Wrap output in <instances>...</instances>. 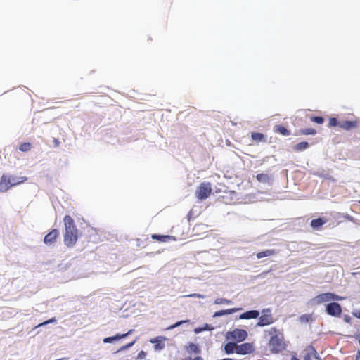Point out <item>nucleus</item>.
I'll list each match as a JSON object with an SVG mask.
<instances>
[{
    "mask_svg": "<svg viewBox=\"0 0 360 360\" xmlns=\"http://www.w3.org/2000/svg\"><path fill=\"white\" fill-rule=\"evenodd\" d=\"M27 181L25 176L11 173H4L0 176V193H6L12 188L20 186Z\"/></svg>",
    "mask_w": 360,
    "mask_h": 360,
    "instance_id": "nucleus-1",
    "label": "nucleus"
},
{
    "mask_svg": "<svg viewBox=\"0 0 360 360\" xmlns=\"http://www.w3.org/2000/svg\"><path fill=\"white\" fill-rule=\"evenodd\" d=\"M63 221L65 229L64 233V243L67 246H73L78 239V231L71 217L65 216L63 219Z\"/></svg>",
    "mask_w": 360,
    "mask_h": 360,
    "instance_id": "nucleus-2",
    "label": "nucleus"
},
{
    "mask_svg": "<svg viewBox=\"0 0 360 360\" xmlns=\"http://www.w3.org/2000/svg\"><path fill=\"white\" fill-rule=\"evenodd\" d=\"M248 337V332L240 328H235L227 331L225 334V338L227 341H232L235 343L244 341Z\"/></svg>",
    "mask_w": 360,
    "mask_h": 360,
    "instance_id": "nucleus-3",
    "label": "nucleus"
},
{
    "mask_svg": "<svg viewBox=\"0 0 360 360\" xmlns=\"http://www.w3.org/2000/svg\"><path fill=\"white\" fill-rule=\"evenodd\" d=\"M343 300V297L338 296L334 293L332 292H326L320 294L317 296H316L314 299V302L316 304H323L332 301H338Z\"/></svg>",
    "mask_w": 360,
    "mask_h": 360,
    "instance_id": "nucleus-4",
    "label": "nucleus"
},
{
    "mask_svg": "<svg viewBox=\"0 0 360 360\" xmlns=\"http://www.w3.org/2000/svg\"><path fill=\"white\" fill-rule=\"evenodd\" d=\"M212 191L211 185L209 183H202L195 191V196L202 200L207 198Z\"/></svg>",
    "mask_w": 360,
    "mask_h": 360,
    "instance_id": "nucleus-5",
    "label": "nucleus"
},
{
    "mask_svg": "<svg viewBox=\"0 0 360 360\" xmlns=\"http://www.w3.org/2000/svg\"><path fill=\"white\" fill-rule=\"evenodd\" d=\"M269 347L271 352L278 353L284 349L285 345L281 337L274 335L271 338Z\"/></svg>",
    "mask_w": 360,
    "mask_h": 360,
    "instance_id": "nucleus-6",
    "label": "nucleus"
},
{
    "mask_svg": "<svg viewBox=\"0 0 360 360\" xmlns=\"http://www.w3.org/2000/svg\"><path fill=\"white\" fill-rule=\"evenodd\" d=\"M258 318L259 321L257 326H264L270 324L272 322V317L271 316L270 311L268 309L263 310L261 316Z\"/></svg>",
    "mask_w": 360,
    "mask_h": 360,
    "instance_id": "nucleus-7",
    "label": "nucleus"
},
{
    "mask_svg": "<svg viewBox=\"0 0 360 360\" xmlns=\"http://www.w3.org/2000/svg\"><path fill=\"white\" fill-rule=\"evenodd\" d=\"M59 235V231L58 229H53L48 233L44 238V243L46 245L50 246L53 245Z\"/></svg>",
    "mask_w": 360,
    "mask_h": 360,
    "instance_id": "nucleus-8",
    "label": "nucleus"
},
{
    "mask_svg": "<svg viewBox=\"0 0 360 360\" xmlns=\"http://www.w3.org/2000/svg\"><path fill=\"white\" fill-rule=\"evenodd\" d=\"M255 349L252 343L245 342L241 345H238L237 353L238 354L245 355L251 354Z\"/></svg>",
    "mask_w": 360,
    "mask_h": 360,
    "instance_id": "nucleus-9",
    "label": "nucleus"
},
{
    "mask_svg": "<svg viewBox=\"0 0 360 360\" xmlns=\"http://www.w3.org/2000/svg\"><path fill=\"white\" fill-rule=\"evenodd\" d=\"M167 338L164 336H157L150 340V342L154 345V349L160 351L165 348Z\"/></svg>",
    "mask_w": 360,
    "mask_h": 360,
    "instance_id": "nucleus-10",
    "label": "nucleus"
},
{
    "mask_svg": "<svg viewBox=\"0 0 360 360\" xmlns=\"http://www.w3.org/2000/svg\"><path fill=\"white\" fill-rule=\"evenodd\" d=\"M326 311L328 314L338 316L341 314V307L339 304L331 302L327 304Z\"/></svg>",
    "mask_w": 360,
    "mask_h": 360,
    "instance_id": "nucleus-11",
    "label": "nucleus"
},
{
    "mask_svg": "<svg viewBox=\"0 0 360 360\" xmlns=\"http://www.w3.org/2000/svg\"><path fill=\"white\" fill-rule=\"evenodd\" d=\"M260 315V313L257 310H250L245 311L239 315L238 319L240 320H250L256 319Z\"/></svg>",
    "mask_w": 360,
    "mask_h": 360,
    "instance_id": "nucleus-12",
    "label": "nucleus"
},
{
    "mask_svg": "<svg viewBox=\"0 0 360 360\" xmlns=\"http://www.w3.org/2000/svg\"><path fill=\"white\" fill-rule=\"evenodd\" d=\"M358 122L356 120H347L340 122L339 127L345 130H349L351 129L356 128Z\"/></svg>",
    "mask_w": 360,
    "mask_h": 360,
    "instance_id": "nucleus-13",
    "label": "nucleus"
},
{
    "mask_svg": "<svg viewBox=\"0 0 360 360\" xmlns=\"http://www.w3.org/2000/svg\"><path fill=\"white\" fill-rule=\"evenodd\" d=\"M132 332V330H129L127 333L124 334H117L112 337H108L103 339L104 343H112L115 340H118L122 338H124L127 335L130 334Z\"/></svg>",
    "mask_w": 360,
    "mask_h": 360,
    "instance_id": "nucleus-14",
    "label": "nucleus"
},
{
    "mask_svg": "<svg viewBox=\"0 0 360 360\" xmlns=\"http://www.w3.org/2000/svg\"><path fill=\"white\" fill-rule=\"evenodd\" d=\"M238 311H240V309H238V308H231V309H225V310H221V311H216L215 313H214L213 317L227 316V315L234 314Z\"/></svg>",
    "mask_w": 360,
    "mask_h": 360,
    "instance_id": "nucleus-15",
    "label": "nucleus"
},
{
    "mask_svg": "<svg viewBox=\"0 0 360 360\" xmlns=\"http://www.w3.org/2000/svg\"><path fill=\"white\" fill-rule=\"evenodd\" d=\"M237 347L238 345L232 341H229L225 345H224V351L226 354H230L233 353H237Z\"/></svg>",
    "mask_w": 360,
    "mask_h": 360,
    "instance_id": "nucleus-16",
    "label": "nucleus"
},
{
    "mask_svg": "<svg viewBox=\"0 0 360 360\" xmlns=\"http://www.w3.org/2000/svg\"><path fill=\"white\" fill-rule=\"evenodd\" d=\"M309 145L307 142L302 141V142H300V143H297V145H295L293 147V149L295 151L301 152V151H304V150H307L309 148Z\"/></svg>",
    "mask_w": 360,
    "mask_h": 360,
    "instance_id": "nucleus-17",
    "label": "nucleus"
},
{
    "mask_svg": "<svg viewBox=\"0 0 360 360\" xmlns=\"http://www.w3.org/2000/svg\"><path fill=\"white\" fill-rule=\"evenodd\" d=\"M326 222V221L324 219H316L311 221V226L313 228H319L323 224H324Z\"/></svg>",
    "mask_w": 360,
    "mask_h": 360,
    "instance_id": "nucleus-18",
    "label": "nucleus"
},
{
    "mask_svg": "<svg viewBox=\"0 0 360 360\" xmlns=\"http://www.w3.org/2000/svg\"><path fill=\"white\" fill-rule=\"evenodd\" d=\"M275 131L283 136H289L290 134V131H288L285 127L278 125L275 127Z\"/></svg>",
    "mask_w": 360,
    "mask_h": 360,
    "instance_id": "nucleus-19",
    "label": "nucleus"
},
{
    "mask_svg": "<svg viewBox=\"0 0 360 360\" xmlns=\"http://www.w3.org/2000/svg\"><path fill=\"white\" fill-rule=\"evenodd\" d=\"M214 327L209 324H205L203 327H198L194 329V333L198 334L205 330H212Z\"/></svg>",
    "mask_w": 360,
    "mask_h": 360,
    "instance_id": "nucleus-20",
    "label": "nucleus"
},
{
    "mask_svg": "<svg viewBox=\"0 0 360 360\" xmlns=\"http://www.w3.org/2000/svg\"><path fill=\"white\" fill-rule=\"evenodd\" d=\"M187 351L188 353H198L200 352L199 347L197 345L195 344H191L187 347Z\"/></svg>",
    "mask_w": 360,
    "mask_h": 360,
    "instance_id": "nucleus-21",
    "label": "nucleus"
},
{
    "mask_svg": "<svg viewBox=\"0 0 360 360\" xmlns=\"http://www.w3.org/2000/svg\"><path fill=\"white\" fill-rule=\"evenodd\" d=\"M340 122H338L335 117H330L328 121V127H339Z\"/></svg>",
    "mask_w": 360,
    "mask_h": 360,
    "instance_id": "nucleus-22",
    "label": "nucleus"
},
{
    "mask_svg": "<svg viewBox=\"0 0 360 360\" xmlns=\"http://www.w3.org/2000/svg\"><path fill=\"white\" fill-rule=\"evenodd\" d=\"M300 133L303 135H315L316 134V131L314 129L309 128L301 130Z\"/></svg>",
    "mask_w": 360,
    "mask_h": 360,
    "instance_id": "nucleus-23",
    "label": "nucleus"
},
{
    "mask_svg": "<svg viewBox=\"0 0 360 360\" xmlns=\"http://www.w3.org/2000/svg\"><path fill=\"white\" fill-rule=\"evenodd\" d=\"M169 236L153 235L152 238L160 241L165 242L167 238H170Z\"/></svg>",
    "mask_w": 360,
    "mask_h": 360,
    "instance_id": "nucleus-24",
    "label": "nucleus"
},
{
    "mask_svg": "<svg viewBox=\"0 0 360 360\" xmlns=\"http://www.w3.org/2000/svg\"><path fill=\"white\" fill-rule=\"evenodd\" d=\"M252 138L256 141H262L264 139V136L260 133H253L252 134Z\"/></svg>",
    "mask_w": 360,
    "mask_h": 360,
    "instance_id": "nucleus-25",
    "label": "nucleus"
},
{
    "mask_svg": "<svg viewBox=\"0 0 360 360\" xmlns=\"http://www.w3.org/2000/svg\"><path fill=\"white\" fill-rule=\"evenodd\" d=\"M31 146L30 143H24L20 146V149L22 151H27L30 150Z\"/></svg>",
    "mask_w": 360,
    "mask_h": 360,
    "instance_id": "nucleus-26",
    "label": "nucleus"
},
{
    "mask_svg": "<svg viewBox=\"0 0 360 360\" xmlns=\"http://www.w3.org/2000/svg\"><path fill=\"white\" fill-rule=\"evenodd\" d=\"M230 302L226 299H217L214 301V304H229Z\"/></svg>",
    "mask_w": 360,
    "mask_h": 360,
    "instance_id": "nucleus-27",
    "label": "nucleus"
},
{
    "mask_svg": "<svg viewBox=\"0 0 360 360\" xmlns=\"http://www.w3.org/2000/svg\"><path fill=\"white\" fill-rule=\"evenodd\" d=\"M271 252L270 250H267L266 252H259L257 254V257L258 258H262L263 257H267V256H269L271 255Z\"/></svg>",
    "mask_w": 360,
    "mask_h": 360,
    "instance_id": "nucleus-28",
    "label": "nucleus"
},
{
    "mask_svg": "<svg viewBox=\"0 0 360 360\" xmlns=\"http://www.w3.org/2000/svg\"><path fill=\"white\" fill-rule=\"evenodd\" d=\"M186 322H188V321H178L176 322V323H174V325H172L171 326H169L168 328V329H173V328H175L179 326H181L182 323H186Z\"/></svg>",
    "mask_w": 360,
    "mask_h": 360,
    "instance_id": "nucleus-29",
    "label": "nucleus"
},
{
    "mask_svg": "<svg viewBox=\"0 0 360 360\" xmlns=\"http://www.w3.org/2000/svg\"><path fill=\"white\" fill-rule=\"evenodd\" d=\"M311 120L318 124H322L323 122V118L321 117H312Z\"/></svg>",
    "mask_w": 360,
    "mask_h": 360,
    "instance_id": "nucleus-30",
    "label": "nucleus"
},
{
    "mask_svg": "<svg viewBox=\"0 0 360 360\" xmlns=\"http://www.w3.org/2000/svg\"><path fill=\"white\" fill-rule=\"evenodd\" d=\"M188 297H196V298H200V299L205 298V295H203L202 294H198V293L191 294V295H188Z\"/></svg>",
    "mask_w": 360,
    "mask_h": 360,
    "instance_id": "nucleus-31",
    "label": "nucleus"
},
{
    "mask_svg": "<svg viewBox=\"0 0 360 360\" xmlns=\"http://www.w3.org/2000/svg\"><path fill=\"white\" fill-rule=\"evenodd\" d=\"M134 342H132L131 343H129L128 345H125V346H123L120 349L121 350H123V349H125L129 347H131L133 345H134Z\"/></svg>",
    "mask_w": 360,
    "mask_h": 360,
    "instance_id": "nucleus-32",
    "label": "nucleus"
},
{
    "mask_svg": "<svg viewBox=\"0 0 360 360\" xmlns=\"http://www.w3.org/2000/svg\"><path fill=\"white\" fill-rule=\"evenodd\" d=\"M302 321H307L308 320L307 316H302L300 318Z\"/></svg>",
    "mask_w": 360,
    "mask_h": 360,
    "instance_id": "nucleus-33",
    "label": "nucleus"
},
{
    "mask_svg": "<svg viewBox=\"0 0 360 360\" xmlns=\"http://www.w3.org/2000/svg\"><path fill=\"white\" fill-rule=\"evenodd\" d=\"M355 316L360 319V311L354 314Z\"/></svg>",
    "mask_w": 360,
    "mask_h": 360,
    "instance_id": "nucleus-34",
    "label": "nucleus"
},
{
    "mask_svg": "<svg viewBox=\"0 0 360 360\" xmlns=\"http://www.w3.org/2000/svg\"><path fill=\"white\" fill-rule=\"evenodd\" d=\"M145 354H145V352H141L139 353V356H144Z\"/></svg>",
    "mask_w": 360,
    "mask_h": 360,
    "instance_id": "nucleus-35",
    "label": "nucleus"
},
{
    "mask_svg": "<svg viewBox=\"0 0 360 360\" xmlns=\"http://www.w3.org/2000/svg\"><path fill=\"white\" fill-rule=\"evenodd\" d=\"M193 360H202V359L200 357H196V358L193 359Z\"/></svg>",
    "mask_w": 360,
    "mask_h": 360,
    "instance_id": "nucleus-36",
    "label": "nucleus"
}]
</instances>
